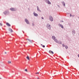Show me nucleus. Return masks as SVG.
Masks as SVG:
<instances>
[{
	"label": "nucleus",
	"instance_id": "7c9ffc66",
	"mask_svg": "<svg viewBox=\"0 0 79 79\" xmlns=\"http://www.w3.org/2000/svg\"><path fill=\"white\" fill-rule=\"evenodd\" d=\"M5 54H6V52H5Z\"/></svg>",
	"mask_w": 79,
	"mask_h": 79
},
{
	"label": "nucleus",
	"instance_id": "b1692460",
	"mask_svg": "<svg viewBox=\"0 0 79 79\" xmlns=\"http://www.w3.org/2000/svg\"><path fill=\"white\" fill-rule=\"evenodd\" d=\"M42 47L44 48H45V45H43Z\"/></svg>",
	"mask_w": 79,
	"mask_h": 79
},
{
	"label": "nucleus",
	"instance_id": "f8f14e48",
	"mask_svg": "<svg viewBox=\"0 0 79 79\" xmlns=\"http://www.w3.org/2000/svg\"><path fill=\"white\" fill-rule=\"evenodd\" d=\"M52 38L53 39H55V37L54 36H53L52 37Z\"/></svg>",
	"mask_w": 79,
	"mask_h": 79
},
{
	"label": "nucleus",
	"instance_id": "cd10ccee",
	"mask_svg": "<svg viewBox=\"0 0 79 79\" xmlns=\"http://www.w3.org/2000/svg\"><path fill=\"white\" fill-rule=\"evenodd\" d=\"M61 22H63V21H61Z\"/></svg>",
	"mask_w": 79,
	"mask_h": 79
},
{
	"label": "nucleus",
	"instance_id": "39448f33",
	"mask_svg": "<svg viewBox=\"0 0 79 79\" xmlns=\"http://www.w3.org/2000/svg\"><path fill=\"white\" fill-rule=\"evenodd\" d=\"M8 31L9 32H13V30H12V29L10 28H9Z\"/></svg>",
	"mask_w": 79,
	"mask_h": 79
},
{
	"label": "nucleus",
	"instance_id": "393cba45",
	"mask_svg": "<svg viewBox=\"0 0 79 79\" xmlns=\"http://www.w3.org/2000/svg\"><path fill=\"white\" fill-rule=\"evenodd\" d=\"M70 16H72V15H71V14L70 15Z\"/></svg>",
	"mask_w": 79,
	"mask_h": 79
},
{
	"label": "nucleus",
	"instance_id": "dca6fc26",
	"mask_svg": "<svg viewBox=\"0 0 79 79\" xmlns=\"http://www.w3.org/2000/svg\"><path fill=\"white\" fill-rule=\"evenodd\" d=\"M54 41H55V42H56V43L58 42V40H57L56 39H55L54 40Z\"/></svg>",
	"mask_w": 79,
	"mask_h": 79
},
{
	"label": "nucleus",
	"instance_id": "a211bd4d",
	"mask_svg": "<svg viewBox=\"0 0 79 79\" xmlns=\"http://www.w3.org/2000/svg\"><path fill=\"white\" fill-rule=\"evenodd\" d=\"M37 10H39V11H40V10H39V8L37 7Z\"/></svg>",
	"mask_w": 79,
	"mask_h": 79
},
{
	"label": "nucleus",
	"instance_id": "f257e3e1",
	"mask_svg": "<svg viewBox=\"0 0 79 79\" xmlns=\"http://www.w3.org/2000/svg\"><path fill=\"white\" fill-rule=\"evenodd\" d=\"M46 27L48 29H51V26L49 24H47Z\"/></svg>",
	"mask_w": 79,
	"mask_h": 79
},
{
	"label": "nucleus",
	"instance_id": "9d476101",
	"mask_svg": "<svg viewBox=\"0 0 79 79\" xmlns=\"http://www.w3.org/2000/svg\"><path fill=\"white\" fill-rule=\"evenodd\" d=\"M11 61H8V64H11Z\"/></svg>",
	"mask_w": 79,
	"mask_h": 79
},
{
	"label": "nucleus",
	"instance_id": "ddd939ff",
	"mask_svg": "<svg viewBox=\"0 0 79 79\" xmlns=\"http://www.w3.org/2000/svg\"><path fill=\"white\" fill-rule=\"evenodd\" d=\"M62 4H64V6H65V3H64V2H62Z\"/></svg>",
	"mask_w": 79,
	"mask_h": 79
},
{
	"label": "nucleus",
	"instance_id": "c756f323",
	"mask_svg": "<svg viewBox=\"0 0 79 79\" xmlns=\"http://www.w3.org/2000/svg\"><path fill=\"white\" fill-rule=\"evenodd\" d=\"M41 45H42V46H43V45H42V44H41Z\"/></svg>",
	"mask_w": 79,
	"mask_h": 79
},
{
	"label": "nucleus",
	"instance_id": "f03ea898",
	"mask_svg": "<svg viewBox=\"0 0 79 79\" xmlns=\"http://www.w3.org/2000/svg\"><path fill=\"white\" fill-rule=\"evenodd\" d=\"M3 14L4 15H8V14H9V12L8 11V10H6L3 12Z\"/></svg>",
	"mask_w": 79,
	"mask_h": 79
},
{
	"label": "nucleus",
	"instance_id": "2eb2a0df",
	"mask_svg": "<svg viewBox=\"0 0 79 79\" xmlns=\"http://www.w3.org/2000/svg\"><path fill=\"white\" fill-rule=\"evenodd\" d=\"M27 40H28V41H29V42H31V40L29 39H27Z\"/></svg>",
	"mask_w": 79,
	"mask_h": 79
},
{
	"label": "nucleus",
	"instance_id": "5701e85b",
	"mask_svg": "<svg viewBox=\"0 0 79 79\" xmlns=\"http://www.w3.org/2000/svg\"><path fill=\"white\" fill-rule=\"evenodd\" d=\"M0 26H2V24L0 23Z\"/></svg>",
	"mask_w": 79,
	"mask_h": 79
},
{
	"label": "nucleus",
	"instance_id": "4be33fe9",
	"mask_svg": "<svg viewBox=\"0 0 79 79\" xmlns=\"http://www.w3.org/2000/svg\"><path fill=\"white\" fill-rule=\"evenodd\" d=\"M62 46L64 47V44H63Z\"/></svg>",
	"mask_w": 79,
	"mask_h": 79
},
{
	"label": "nucleus",
	"instance_id": "9b49d317",
	"mask_svg": "<svg viewBox=\"0 0 79 79\" xmlns=\"http://www.w3.org/2000/svg\"><path fill=\"white\" fill-rule=\"evenodd\" d=\"M26 58L28 60H29V56H27V57Z\"/></svg>",
	"mask_w": 79,
	"mask_h": 79
},
{
	"label": "nucleus",
	"instance_id": "bb28decb",
	"mask_svg": "<svg viewBox=\"0 0 79 79\" xmlns=\"http://www.w3.org/2000/svg\"><path fill=\"white\" fill-rule=\"evenodd\" d=\"M78 57H79V54H78Z\"/></svg>",
	"mask_w": 79,
	"mask_h": 79
},
{
	"label": "nucleus",
	"instance_id": "f3484780",
	"mask_svg": "<svg viewBox=\"0 0 79 79\" xmlns=\"http://www.w3.org/2000/svg\"><path fill=\"white\" fill-rule=\"evenodd\" d=\"M60 26L61 27H62V28H63V26L62 25L60 24Z\"/></svg>",
	"mask_w": 79,
	"mask_h": 79
},
{
	"label": "nucleus",
	"instance_id": "412c9836",
	"mask_svg": "<svg viewBox=\"0 0 79 79\" xmlns=\"http://www.w3.org/2000/svg\"><path fill=\"white\" fill-rule=\"evenodd\" d=\"M35 74H39V72L36 73H35Z\"/></svg>",
	"mask_w": 79,
	"mask_h": 79
},
{
	"label": "nucleus",
	"instance_id": "4468645a",
	"mask_svg": "<svg viewBox=\"0 0 79 79\" xmlns=\"http://www.w3.org/2000/svg\"><path fill=\"white\" fill-rule=\"evenodd\" d=\"M48 4H51V2H50V1H48Z\"/></svg>",
	"mask_w": 79,
	"mask_h": 79
},
{
	"label": "nucleus",
	"instance_id": "c85d7f7f",
	"mask_svg": "<svg viewBox=\"0 0 79 79\" xmlns=\"http://www.w3.org/2000/svg\"><path fill=\"white\" fill-rule=\"evenodd\" d=\"M37 79H39V77H37Z\"/></svg>",
	"mask_w": 79,
	"mask_h": 79
},
{
	"label": "nucleus",
	"instance_id": "1a4fd4ad",
	"mask_svg": "<svg viewBox=\"0 0 79 79\" xmlns=\"http://www.w3.org/2000/svg\"><path fill=\"white\" fill-rule=\"evenodd\" d=\"M6 24L7 25V26H10V24L8 23H6Z\"/></svg>",
	"mask_w": 79,
	"mask_h": 79
},
{
	"label": "nucleus",
	"instance_id": "7ed1b4c3",
	"mask_svg": "<svg viewBox=\"0 0 79 79\" xmlns=\"http://www.w3.org/2000/svg\"><path fill=\"white\" fill-rule=\"evenodd\" d=\"M49 19H50V21H53V18L52 17V16H49Z\"/></svg>",
	"mask_w": 79,
	"mask_h": 79
},
{
	"label": "nucleus",
	"instance_id": "a878e982",
	"mask_svg": "<svg viewBox=\"0 0 79 79\" xmlns=\"http://www.w3.org/2000/svg\"><path fill=\"white\" fill-rule=\"evenodd\" d=\"M42 19H44V18H43V17H42Z\"/></svg>",
	"mask_w": 79,
	"mask_h": 79
},
{
	"label": "nucleus",
	"instance_id": "0eeeda50",
	"mask_svg": "<svg viewBox=\"0 0 79 79\" xmlns=\"http://www.w3.org/2000/svg\"><path fill=\"white\" fill-rule=\"evenodd\" d=\"M10 10H11V11H15V10L14 8H11L10 9Z\"/></svg>",
	"mask_w": 79,
	"mask_h": 79
},
{
	"label": "nucleus",
	"instance_id": "6e6552de",
	"mask_svg": "<svg viewBox=\"0 0 79 79\" xmlns=\"http://www.w3.org/2000/svg\"><path fill=\"white\" fill-rule=\"evenodd\" d=\"M34 15L35 16H38V14L35 13V12L34 13Z\"/></svg>",
	"mask_w": 79,
	"mask_h": 79
},
{
	"label": "nucleus",
	"instance_id": "423d86ee",
	"mask_svg": "<svg viewBox=\"0 0 79 79\" xmlns=\"http://www.w3.org/2000/svg\"><path fill=\"white\" fill-rule=\"evenodd\" d=\"M49 53H52V54H53L54 53H53V52L52 51H49Z\"/></svg>",
	"mask_w": 79,
	"mask_h": 79
},
{
	"label": "nucleus",
	"instance_id": "20e7f679",
	"mask_svg": "<svg viewBox=\"0 0 79 79\" xmlns=\"http://www.w3.org/2000/svg\"><path fill=\"white\" fill-rule=\"evenodd\" d=\"M25 21L26 22L27 24H29V21L27 19H25Z\"/></svg>",
	"mask_w": 79,
	"mask_h": 79
},
{
	"label": "nucleus",
	"instance_id": "2f4dec72",
	"mask_svg": "<svg viewBox=\"0 0 79 79\" xmlns=\"http://www.w3.org/2000/svg\"><path fill=\"white\" fill-rule=\"evenodd\" d=\"M0 79H2L0 77Z\"/></svg>",
	"mask_w": 79,
	"mask_h": 79
},
{
	"label": "nucleus",
	"instance_id": "6ab92c4d",
	"mask_svg": "<svg viewBox=\"0 0 79 79\" xmlns=\"http://www.w3.org/2000/svg\"><path fill=\"white\" fill-rule=\"evenodd\" d=\"M65 48H66V49H67L68 48V46H65Z\"/></svg>",
	"mask_w": 79,
	"mask_h": 79
},
{
	"label": "nucleus",
	"instance_id": "aec40b11",
	"mask_svg": "<svg viewBox=\"0 0 79 79\" xmlns=\"http://www.w3.org/2000/svg\"><path fill=\"white\" fill-rule=\"evenodd\" d=\"M24 70L25 71H26V72H27V69H25Z\"/></svg>",
	"mask_w": 79,
	"mask_h": 79
}]
</instances>
